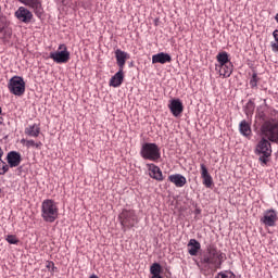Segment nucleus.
I'll list each match as a JSON object with an SVG mask.
<instances>
[{
	"mask_svg": "<svg viewBox=\"0 0 278 278\" xmlns=\"http://www.w3.org/2000/svg\"><path fill=\"white\" fill-rule=\"evenodd\" d=\"M21 143L25 146L26 149H42V143L40 141H35L33 139H22Z\"/></svg>",
	"mask_w": 278,
	"mask_h": 278,
	"instance_id": "obj_25",
	"label": "nucleus"
},
{
	"mask_svg": "<svg viewBox=\"0 0 278 278\" xmlns=\"http://www.w3.org/2000/svg\"><path fill=\"white\" fill-rule=\"evenodd\" d=\"M271 51L278 53V41L271 42Z\"/></svg>",
	"mask_w": 278,
	"mask_h": 278,
	"instance_id": "obj_33",
	"label": "nucleus"
},
{
	"mask_svg": "<svg viewBox=\"0 0 278 278\" xmlns=\"http://www.w3.org/2000/svg\"><path fill=\"white\" fill-rule=\"evenodd\" d=\"M253 110H255L253 103H248V111L245 112V114H253Z\"/></svg>",
	"mask_w": 278,
	"mask_h": 278,
	"instance_id": "obj_31",
	"label": "nucleus"
},
{
	"mask_svg": "<svg viewBox=\"0 0 278 278\" xmlns=\"http://www.w3.org/2000/svg\"><path fill=\"white\" fill-rule=\"evenodd\" d=\"M274 116H278V113L274 111Z\"/></svg>",
	"mask_w": 278,
	"mask_h": 278,
	"instance_id": "obj_38",
	"label": "nucleus"
},
{
	"mask_svg": "<svg viewBox=\"0 0 278 278\" xmlns=\"http://www.w3.org/2000/svg\"><path fill=\"white\" fill-rule=\"evenodd\" d=\"M167 108L175 117L181 116V114H184V103L180 99H172Z\"/></svg>",
	"mask_w": 278,
	"mask_h": 278,
	"instance_id": "obj_11",
	"label": "nucleus"
},
{
	"mask_svg": "<svg viewBox=\"0 0 278 278\" xmlns=\"http://www.w3.org/2000/svg\"><path fill=\"white\" fill-rule=\"evenodd\" d=\"M0 192H1V189H0Z\"/></svg>",
	"mask_w": 278,
	"mask_h": 278,
	"instance_id": "obj_40",
	"label": "nucleus"
},
{
	"mask_svg": "<svg viewBox=\"0 0 278 278\" xmlns=\"http://www.w3.org/2000/svg\"><path fill=\"white\" fill-rule=\"evenodd\" d=\"M215 71H217L224 78L231 77V73H233V63L230 62L225 65H215Z\"/></svg>",
	"mask_w": 278,
	"mask_h": 278,
	"instance_id": "obj_17",
	"label": "nucleus"
},
{
	"mask_svg": "<svg viewBox=\"0 0 278 278\" xmlns=\"http://www.w3.org/2000/svg\"><path fill=\"white\" fill-rule=\"evenodd\" d=\"M124 70H118V72L111 77L110 79V86L113 88H118L123 85V81L125 79V73L123 72Z\"/></svg>",
	"mask_w": 278,
	"mask_h": 278,
	"instance_id": "obj_20",
	"label": "nucleus"
},
{
	"mask_svg": "<svg viewBox=\"0 0 278 278\" xmlns=\"http://www.w3.org/2000/svg\"><path fill=\"white\" fill-rule=\"evenodd\" d=\"M8 89L11 94L23 97V94H25V80L21 76H13L9 80Z\"/></svg>",
	"mask_w": 278,
	"mask_h": 278,
	"instance_id": "obj_6",
	"label": "nucleus"
},
{
	"mask_svg": "<svg viewBox=\"0 0 278 278\" xmlns=\"http://www.w3.org/2000/svg\"><path fill=\"white\" fill-rule=\"evenodd\" d=\"M7 162L10 168H16V166H21V162H23V159L21 157V153L16 151H11L7 155Z\"/></svg>",
	"mask_w": 278,
	"mask_h": 278,
	"instance_id": "obj_14",
	"label": "nucleus"
},
{
	"mask_svg": "<svg viewBox=\"0 0 278 278\" xmlns=\"http://www.w3.org/2000/svg\"><path fill=\"white\" fill-rule=\"evenodd\" d=\"M256 153L262 155L260 160L263 162V164H266V157H270V155H273V147L270 146V140L263 137L256 146Z\"/></svg>",
	"mask_w": 278,
	"mask_h": 278,
	"instance_id": "obj_8",
	"label": "nucleus"
},
{
	"mask_svg": "<svg viewBox=\"0 0 278 278\" xmlns=\"http://www.w3.org/2000/svg\"><path fill=\"white\" fill-rule=\"evenodd\" d=\"M15 18H17V21H20V23H25L26 25H28V23L34 21V13H31V11H29L25 7H20L15 11Z\"/></svg>",
	"mask_w": 278,
	"mask_h": 278,
	"instance_id": "obj_10",
	"label": "nucleus"
},
{
	"mask_svg": "<svg viewBox=\"0 0 278 278\" xmlns=\"http://www.w3.org/2000/svg\"><path fill=\"white\" fill-rule=\"evenodd\" d=\"M168 181H170V184H174V186H176V188H184L185 185L188 184L186 176H184L181 174L169 175Z\"/></svg>",
	"mask_w": 278,
	"mask_h": 278,
	"instance_id": "obj_18",
	"label": "nucleus"
},
{
	"mask_svg": "<svg viewBox=\"0 0 278 278\" xmlns=\"http://www.w3.org/2000/svg\"><path fill=\"white\" fill-rule=\"evenodd\" d=\"M168 62H173V58L168 53L161 52L152 55V64H166Z\"/></svg>",
	"mask_w": 278,
	"mask_h": 278,
	"instance_id": "obj_19",
	"label": "nucleus"
},
{
	"mask_svg": "<svg viewBox=\"0 0 278 278\" xmlns=\"http://www.w3.org/2000/svg\"><path fill=\"white\" fill-rule=\"evenodd\" d=\"M189 255L197 256L199 251H201V243L197 239H190L187 244Z\"/></svg>",
	"mask_w": 278,
	"mask_h": 278,
	"instance_id": "obj_21",
	"label": "nucleus"
},
{
	"mask_svg": "<svg viewBox=\"0 0 278 278\" xmlns=\"http://www.w3.org/2000/svg\"><path fill=\"white\" fill-rule=\"evenodd\" d=\"M239 131L242 136H244L245 138H251V124H249L247 121H241L240 125H239Z\"/></svg>",
	"mask_w": 278,
	"mask_h": 278,
	"instance_id": "obj_23",
	"label": "nucleus"
},
{
	"mask_svg": "<svg viewBox=\"0 0 278 278\" xmlns=\"http://www.w3.org/2000/svg\"><path fill=\"white\" fill-rule=\"evenodd\" d=\"M257 84H260V77H257V73H254L250 79L251 88H257Z\"/></svg>",
	"mask_w": 278,
	"mask_h": 278,
	"instance_id": "obj_29",
	"label": "nucleus"
},
{
	"mask_svg": "<svg viewBox=\"0 0 278 278\" xmlns=\"http://www.w3.org/2000/svg\"><path fill=\"white\" fill-rule=\"evenodd\" d=\"M152 278H162V276H161V275H159V276H152Z\"/></svg>",
	"mask_w": 278,
	"mask_h": 278,
	"instance_id": "obj_37",
	"label": "nucleus"
},
{
	"mask_svg": "<svg viewBox=\"0 0 278 278\" xmlns=\"http://www.w3.org/2000/svg\"><path fill=\"white\" fill-rule=\"evenodd\" d=\"M115 60H116L118 70L125 71V64L127 63V60H129V53H127L121 49H117L115 51Z\"/></svg>",
	"mask_w": 278,
	"mask_h": 278,
	"instance_id": "obj_13",
	"label": "nucleus"
},
{
	"mask_svg": "<svg viewBox=\"0 0 278 278\" xmlns=\"http://www.w3.org/2000/svg\"><path fill=\"white\" fill-rule=\"evenodd\" d=\"M2 157H3V149L0 148V164H2V166L0 167V175H5V173L10 170V166H8V163H5Z\"/></svg>",
	"mask_w": 278,
	"mask_h": 278,
	"instance_id": "obj_26",
	"label": "nucleus"
},
{
	"mask_svg": "<svg viewBox=\"0 0 278 278\" xmlns=\"http://www.w3.org/2000/svg\"><path fill=\"white\" fill-rule=\"evenodd\" d=\"M201 168V177L203 179L202 184L205 186V188H212L214 186V179L212 178V175H210V172H207V166L205 164L200 165Z\"/></svg>",
	"mask_w": 278,
	"mask_h": 278,
	"instance_id": "obj_15",
	"label": "nucleus"
},
{
	"mask_svg": "<svg viewBox=\"0 0 278 278\" xmlns=\"http://www.w3.org/2000/svg\"><path fill=\"white\" fill-rule=\"evenodd\" d=\"M227 260V254L218 250L215 244H210L206 247V253L197 263L201 273L204 275H210V273H216L218 268L223 266V262Z\"/></svg>",
	"mask_w": 278,
	"mask_h": 278,
	"instance_id": "obj_1",
	"label": "nucleus"
},
{
	"mask_svg": "<svg viewBox=\"0 0 278 278\" xmlns=\"http://www.w3.org/2000/svg\"><path fill=\"white\" fill-rule=\"evenodd\" d=\"M24 134L30 138H38L40 136V124H33L25 128Z\"/></svg>",
	"mask_w": 278,
	"mask_h": 278,
	"instance_id": "obj_22",
	"label": "nucleus"
},
{
	"mask_svg": "<svg viewBox=\"0 0 278 278\" xmlns=\"http://www.w3.org/2000/svg\"><path fill=\"white\" fill-rule=\"evenodd\" d=\"M275 21L278 23V13L275 16Z\"/></svg>",
	"mask_w": 278,
	"mask_h": 278,
	"instance_id": "obj_36",
	"label": "nucleus"
},
{
	"mask_svg": "<svg viewBox=\"0 0 278 278\" xmlns=\"http://www.w3.org/2000/svg\"><path fill=\"white\" fill-rule=\"evenodd\" d=\"M261 134L263 138L266 140H269V142H275L278 144V121L277 117L268 118L266 119L262 127H261Z\"/></svg>",
	"mask_w": 278,
	"mask_h": 278,
	"instance_id": "obj_3",
	"label": "nucleus"
},
{
	"mask_svg": "<svg viewBox=\"0 0 278 278\" xmlns=\"http://www.w3.org/2000/svg\"><path fill=\"white\" fill-rule=\"evenodd\" d=\"M60 216V208L54 200L46 199L41 203V218L45 223H55Z\"/></svg>",
	"mask_w": 278,
	"mask_h": 278,
	"instance_id": "obj_2",
	"label": "nucleus"
},
{
	"mask_svg": "<svg viewBox=\"0 0 278 278\" xmlns=\"http://www.w3.org/2000/svg\"><path fill=\"white\" fill-rule=\"evenodd\" d=\"M150 273L153 276H160L162 273V265L160 263H153L152 266L150 267Z\"/></svg>",
	"mask_w": 278,
	"mask_h": 278,
	"instance_id": "obj_27",
	"label": "nucleus"
},
{
	"mask_svg": "<svg viewBox=\"0 0 278 278\" xmlns=\"http://www.w3.org/2000/svg\"><path fill=\"white\" fill-rule=\"evenodd\" d=\"M148 170L152 179H155L156 181H164V175L157 165L153 163L148 164Z\"/></svg>",
	"mask_w": 278,
	"mask_h": 278,
	"instance_id": "obj_16",
	"label": "nucleus"
},
{
	"mask_svg": "<svg viewBox=\"0 0 278 278\" xmlns=\"http://www.w3.org/2000/svg\"><path fill=\"white\" fill-rule=\"evenodd\" d=\"M3 111L1 110V106H0V114L2 113Z\"/></svg>",
	"mask_w": 278,
	"mask_h": 278,
	"instance_id": "obj_39",
	"label": "nucleus"
},
{
	"mask_svg": "<svg viewBox=\"0 0 278 278\" xmlns=\"http://www.w3.org/2000/svg\"><path fill=\"white\" fill-rule=\"evenodd\" d=\"M17 1H20V3H23V5H26L27 8H31L37 18H42V14H45V10L42 9V3L40 2V0H17Z\"/></svg>",
	"mask_w": 278,
	"mask_h": 278,
	"instance_id": "obj_9",
	"label": "nucleus"
},
{
	"mask_svg": "<svg viewBox=\"0 0 278 278\" xmlns=\"http://www.w3.org/2000/svg\"><path fill=\"white\" fill-rule=\"evenodd\" d=\"M140 155L143 157V160H149L150 162H157V160L162 157L160 147H157L155 143H144L141 147Z\"/></svg>",
	"mask_w": 278,
	"mask_h": 278,
	"instance_id": "obj_5",
	"label": "nucleus"
},
{
	"mask_svg": "<svg viewBox=\"0 0 278 278\" xmlns=\"http://www.w3.org/2000/svg\"><path fill=\"white\" fill-rule=\"evenodd\" d=\"M61 3H62V5H68V0H59Z\"/></svg>",
	"mask_w": 278,
	"mask_h": 278,
	"instance_id": "obj_35",
	"label": "nucleus"
},
{
	"mask_svg": "<svg viewBox=\"0 0 278 278\" xmlns=\"http://www.w3.org/2000/svg\"><path fill=\"white\" fill-rule=\"evenodd\" d=\"M216 61H217V64H215V66H224L225 64L231 63V60L229 59V53H227L225 51L219 52L216 55Z\"/></svg>",
	"mask_w": 278,
	"mask_h": 278,
	"instance_id": "obj_24",
	"label": "nucleus"
},
{
	"mask_svg": "<svg viewBox=\"0 0 278 278\" xmlns=\"http://www.w3.org/2000/svg\"><path fill=\"white\" fill-rule=\"evenodd\" d=\"M50 59L55 62V64H66L71 60V52L66 45H59L58 51L50 53Z\"/></svg>",
	"mask_w": 278,
	"mask_h": 278,
	"instance_id": "obj_7",
	"label": "nucleus"
},
{
	"mask_svg": "<svg viewBox=\"0 0 278 278\" xmlns=\"http://www.w3.org/2000/svg\"><path fill=\"white\" fill-rule=\"evenodd\" d=\"M216 278H236L233 271L225 270L217 274Z\"/></svg>",
	"mask_w": 278,
	"mask_h": 278,
	"instance_id": "obj_28",
	"label": "nucleus"
},
{
	"mask_svg": "<svg viewBox=\"0 0 278 278\" xmlns=\"http://www.w3.org/2000/svg\"><path fill=\"white\" fill-rule=\"evenodd\" d=\"M118 220L121 223L123 231L126 229H134L135 226L140 223L138 215L134 208H123L118 215Z\"/></svg>",
	"mask_w": 278,
	"mask_h": 278,
	"instance_id": "obj_4",
	"label": "nucleus"
},
{
	"mask_svg": "<svg viewBox=\"0 0 278 278\" xmlns=\"http://www.w3.org/2000/svg\"><path fill=\"white\" fill-rule=\"evenodd\" d=\"M46 268H52V273L55 270V263L48 261Z\"/></svg>",
	"mask_w": 278,
	"mask_h": 278,
	"instance_id": "obj_32",
	"label": "nucleus"
},
{
	"mask_svg": "<svg viewBox=\"0 0 278 278\" xmlns=\"http://www.w3.org/2000/svg\"><path fill=\"white\" fill-rule=\"evenodd\" d=\"M7 242H9V244H18V238L16 237V235H8L5 237Z\"/></svg>",
	"mask_w": 278,
	"mask_h": 278,
	"instance_id": "obj_30",
	"label": "nucleus"
},
{
	"mask_svg": "<svg viewBox=\"0 0 278 278\" xmlns=\"http://www.w3.org/2000/svg\"><path fill=\"white\" fill-rule=\"evenodd\" d=\"M261 223L265 227H275L277 225V211L268 210L264 213V216L261 218Z\"/></svg>",
	"mask_w": 278,
	"mask_h": 278,
	"instance_id": "obj_12",
	"label": "nucleus"
},
{
	"mask_svg": "<svg viewBox=\"0 0 278 278\" xmlns=\"http://www.w3.org/2000/svg\"><path fill=\"white\" fill-rule=\"evenodd\" d=\"M275 42H278V29L274 30L273 33Z\"/></svg>",
	"mask_w": 278,
	"mask_h": 278,
	"instance_id": "obj_34",
	"label": "nucleus"
}]
</instances>
